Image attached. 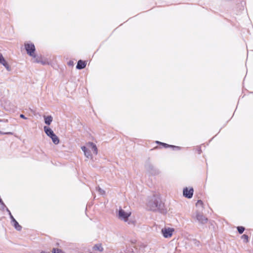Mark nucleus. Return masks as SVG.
Here are the masks:
<instances>
[{"instance_id": "obj_13", "label": "nucleus", "mask_w": 253, "mask_h": 253, "mask_svg": "<svg viewBox=\"0 0 253 253\" xmlns=\"http://www.w3.org/2000/svg\"><path fill=\"white\" fill-rule=\"evenodd\" d=\"M86 63L85 61H84L82 60H80L78 61L77 65L76 66V68L78 69H83L86 66Z\"/></svg>"}, {"instance_id": "obj_5", "label": "nucleus", "mask_w": 253, "mask_h": 253, "mask_svg": "<svg viewBox=\"0 0 253 253\" xmlns=\"http://www.w3.org/2000/svg\"><path fill=\"white\" fill-rule=\"evenodd\" d=\"M6 211L8 212L10 218L11 219V222L14 227V228L18 231H21L22 229V226L19 224L18 222L15 220L13 215H12L10 211L6 208Z\"/></svg>"}, {"instance_id": "obj_4", "label": "nucleus", "mask_w": 253, "mask_h": 253, "mask_svg": "<svg viewBox=\"0 0 253 253\" xmlns=\"http://www.w3.org/2000/svg\"><path fill=\"white\" fill-rule=\"evenodd\" d=\"M193 218H195L198 221L202 224H205L208 222V218L206 217L202 213L196 211L195 214L193 215Z\"/></svg>"}, {"instance_id": "obj_28", "label": "nucleus", "mask_w": 253, "mask_h": 253, "mask_svg": "<svg viewBox=\"0 0 253 253\" xmlns=\"http://www.w3.org/2000/svg\"><path fill=\"white\" fill-rule=\"evenodd\" d=\"M201 152H202V150H201V149H200L198 150L199 154H201Z\"/></svg>"}, {"instance_id": "obj_27", "label": "nucleus", "mask_w": 253, "mask_h": 253, "mask_svg": "<svg viewBox=\"0 0 253 253\" xmlns=\"http://www.w3.org/2000/svg\"><path fill=\"white\" fill-rule=\"evenodd\" d=\"M156 142V143L160 144V145H162V143H163V142H160L158 141H157Z\"/></svg>"}, {"instance_id": "obj_7", "label": "nucleus", "mask_w": 253, "mask_h": 253, "mask_svg": "<svg viewBox=\"0 0 253 253\" xmlns=\"http://www.w3.org/2000/svg\"><path fill=\"white\" fill-rule=\"evenodd\" d=\"M130 215V213L126 212L122 209H120L119 211L118 217L121 220L126 221Z\"/></svg>"}, {"instance_id": "obj_6", "label": "nucleus", "mask_w": 253, "mask_h": 253, "mask_svg": "<svg viewBox=\"0 0 253 253\" xmlns=\"http://www.w3.org/2000/svg\"><path fill=\"white\" fill-rule=\"evenodd\" d=\"M145 168L151 174L156 175L159 172V170L150 163H147L145 165Z\"/></svg>"}, {"instance_id": "obj_24", "label": "nucleus", "mask_w": 253, "mask_h": 253, "mask_svg": "<svg viewBox=\"0 0 253 253\" xmlns=\"http://www.w3.org/2000/svg\"><path fill=\"white\" fill-rule=\"evenodd\" d=\"M40 63H42V65H45L47 63V62L45 60L43 61L42 59V62H40Z\"/></svg>"}, {"instance_id": "obj_22", "label": "nucleus", "mask_w": 253, "mask_h": 253, "mask_svg": "<svg viewBox=\"0 0 253 253\" xmlns=\"http://www.w3.org/2000/svg\"><path fill=\"white\" fill-rule=\"evenodd\" d=\"M203 203L202 202V200H199L197 201L196 204V206H203Z\"/></svg>"}, {"instance_id": "obj_20", "label": "nucleus", "mask_w": 253, "mask_h": 253, "mask_svg": "<svg viewBox=\"0 0 253 253\" xmlns=\"http://www.w3.org/2000/svg\"><path fill=\"white\" fill-rule=\"evenodd\" d=\"M52 252L53 253H64L61 250L56 248L53 249Z\"/></svg>"}, {"instance_id": "obj_29", "label": "nucleus", "mask_w": 253, "mask_h": 253, "mask_svg": "<svg viewBox=\"0 0 253 253\" xmlns=\"http://www.w3.org/2000/svg\"><path fill=\"white\" fill-rule=\"evenodd\" d=\"M73 64V62H72L71 61H70L69 62V65H72Z\"/></svg>"}, {"instance_id": "obj_9", "label": "nucleus", "mask_w": 253, "mask_h": 253, "mask_svg": "<svg viewBox=\"0 0 253 253\" xmlns=\"http://www.w3.org/2000/svg\"><path fill=\"white\" fill-rule=\"evenodd\" d=\"M194 190L193 188H190L189 189L187 187L183 189V196L187 198H191L193 195Z\"/></svg>"}, {"instance_id": "obj_26", "label": "nucleus", "mask_w": 253, "mask_h": 253, "mask_svg": "<svg viewBox=\"0 0 253 253\" xmlns=\"http://www.w3.org/2000/svg\"><path fill=\"white\" fill-rule=\"evenodd\" d=\"M0 133L1 134H12L11 132H0Z\"/></svg>"}, {"instance_id": "obj_30", "label": "nucleus", "mask_w": 253, "mask_h": 253, "mask_svg": "<svg viewBox=\"0 0 253 253\" xmlns=\"http://www.w3.org/2000/svg\"><path fill=\"white\" fill-rule=\"evenodd\" d=\"M41 253H50L49 252H42Z\"/></svg>"}, {"instance_id": "obj_2", "label": "nucleus", "mask_w": 253, "mask_h": 253, "mask_svg": "<svg viewBox=\"0 0 253 253\" xmlns=\"http://www.w3.org/2000/svg\"><path fill=\"white\" fill-rule=\"evenodd\" d=\"M43 129L46 134L51 138L54 144H58L59 143V139L58 137L50 128L47 126H44L43 127Z\"/></svg>"}, {"instance_id": "obj_17", "label": "nucleus", "mask_w": 253, "mask_h": 253, "mask_svg": "<svg viewBox=\"0 0 253 253\" xmlns=\"http://www.w3.org/2000/svg\"><path fill=\"white\" fill-rule=\"evenodd\" d=\"M241 239L243 240V242L247 243L249 242V236L246 234H244L241 236Z\"/></svg>"}, {"instance_id": "obj_11", "label": "nucleus", "mask_w": 253, "mask_h": 253, "mask_svg": "<svg viewBox=\"0 0 253 253\" xmlns=\"http://www.w3.org/2000/svg\"><path fill=\"white\" fill-rule=\"evenodd\" d=\"M0 64H2L6 69L8 71L11 70L10 67L9 66L1 53H0Z\"/></svg>"}, {"instance_id": "obj_14", "label": "nucleus", "mask_w": 253, "mask_h": 253, "mask_svg": "<svg viewBox=\"0 0 253 253\" xmlns=\"http://www.w3.org/2000/svg\"><path fill=\"white\" fill-rule=\"evenodd\" d=\"M81 148H82V151L84 152V155L87 158H92L90 151L88 150L85 146H82Z\"/></svg>"}, {"instance_id": "obj_19", "label": "nucleus", "mask_w": 253, "mask_h": 253, "mask_svg": "<svg viewBox=\"0 0 253 253\" xmlns=\"http://www.w3.org/2000/svg\"><path fill=\"white\" fill-rule=\"evenodd\" d=\"M237 228L238 232L240 234H242L245 229V228L243 226H238Z\"/></svg>"}, {"instance_id": "obj_3", "label": "nucleus", "mask_w": 253, "mask_h": 253, "mask_svg": "<svg viewBox=\"0 0 253 253\" xmlns=\"http://www.w3.org/2000/svg\"><path fill=\"white\" fill-rule=\"evenodd\" d=\"M25 48L27 52V54L30 56H32L34 58L36 57L35 53V47L32 43H25Z\"/></svg>"}, {"instance_id": "obj_12", "label": "nucleus", "mask_w": 253, "mask_h": 253, "mask_svg": "<svg viewBox=\"0 0 253 253\" xmlns=\"http://www.w3.org/2000/svg\"><path fill=\"white\" fill-rule=\"evenodd\" d=\"M87 146L91 149L95 155L97 154V148L96 145L93 142H89L87 143Z\"/></svg>"}, {"instance_id": "obj_23", "label": "nucleus", "mask_w": 253, "mask_h": 253, "mask_svg": "<svg viewBox=\"0 0 253 253\" xmlns=\"http://www.w3.org/2000/svg\"><path fill=\"white\" fill-rule=\"evenodd\" d=\"M42 57H37L35 59V62L36 63H40V62H42Z\"/></svg>"}, {"instance_id": "obj_18", "label": "nucleus", "mask_w": 253, "mask_h": 253, "mask_svg": "<svg viewBox=\"0 0 253 253\" xmlns=\"http://www.w3.org/2000/svg\"><path fill=\"white\" fill-rule=\"evenodd\" d=\"M96 191H97L101 195H104L105 194V191L101 189L99 186H97L96 188Z\"/></svg>"}, {"instance_id": "obj_8", "label": "nucleus", "mask_w": 253, "mask_h": 253, "mask_svg": "<svg viewBox=\"0 0 253 253\" xmlns=\"http://www.w3.org/2000/svg\"><path fill=\"white\" fill-rule=\"evenodd\" d=\"M173 231V229L170 228H165L162 229V233L163 236L166 238L170 237Z\"/></svg>"}, {"instance_id": "obj_1", "label": "nucleus", "mask_w": 253, "mask_h": 253, "mask_svg": "<svg viewBox=\"0 0 253 253\" xmlns=\"http://www.w3.org/2000/svg\"><path fill=\"white\" fill-rule=\"evenodd\" d=\"M161 200L159 195L154 194L149 198L147 205V207L152 211H155L160 208Z\"/></svg>"}, {"instance_id": "obj_25", "label": "nucleus", "mask_w": 253, "mask_h": 253, "mask_svg": "<svg viewBox=\"0 0 253 253\" xmlns=\"http://www.w3.org/2000/svg\"><path fill=\"white\" fill-rule=\"evenodd\" d=\"M20 117L21 118H22V119H27V118H26L23 114H21L20 115Z\"/></svg>"}, {"instance_id": "obj_10", "label": "nucleus", "mask_w": 253, "mask_h": 253, "mask_svg": "<svg viewBox=\"0 0 253 253\" xmlns=\"http://www.w3.org/2000/svg\"><path fill=\"white\" fill-rule=\"evenodd\" d=\"M92 252H102L104 251V248L102 246V244L97 243L93 245L92 247Z\"/></svg>"}, {"instance_id": "obj_16", "label": "nucleus", "mask_w": 253, "mask_h": 253, "mask_svg": "<svg viewBox=\"0 0 253 253\" xmlns=\"http://www.w3.org/2000/svg\"><path fill=\"white\" fill-rule=\"evenodd\" d=\"M162 145H163L166 148L170 147V148H172L173 150H179L181 149V148L179 146H174V145H169V144H168L167 143H165L163 142V143H162Z\"/></svg>"}, {"instance_id": "obj_21", "label": "nucleus", "mask_w": 253, "mask_h": 253, "mask_svg": "<svg viewBox=\"0 0 253 253\" xmlns=\"http://www.w3.org/2000/svg\"><path fill=\"white\" fill-rule=\"evenodd\" d=\"M5 208H6L4 203L1 200V202H0V209L3 210Z\"/></svg>"}, {"instance_id": "obj_15", "label": "nucleus", "mask_w": 253, "mask_h": 253, "mask_svg": "<svg viewBox=\"0 0 253 253\" xmlns=\"http://www.w3.org/2000/svg\"><path fill=\"white\" fill-rule=\"evenodd\" d=\"M43 118L45 124L47 125H50L53 120V118L51 116H44Z\"/></svg>"}]
</instances>
